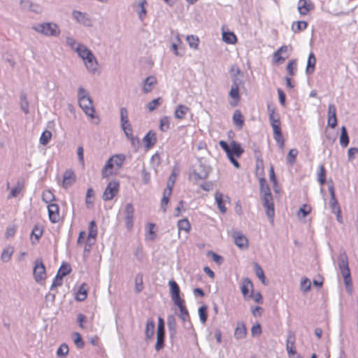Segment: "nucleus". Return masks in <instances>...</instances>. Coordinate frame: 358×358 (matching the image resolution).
<instances>
[{
  "label": "nucleus",
  "instance_id": "0e129e2a",
  "mask_svg": "<svg viewBox=\"0 0 358 358\" xmlns=\"http://www.w3.org/2000/svg\"><path fill=\"white\" fill-rule=\"evenodd\" d=\"M208 255L211 256L213 260L218 265H221L223 262V257L213 251L208 252Z\"/></svg>",
  "mask_w": 358,
  "mask_h": 358
},
{
  "label": "nucleus",
  "instance_id": "58836bf2",
  "mask_svg": "<svg viewBox=\"0 0 358 358\" xmlns=\"http://www.w3.org/2000/svg\"><path fill=\"white\" fill-rule=\"evenodd\" d=\"M350 142L349 136L347 131L345 127L343 126L341 127V135H340V143L341 145L343 148H345L348 145Z\"/></svg>",
  "mask_w": 358,
  "mask_h": 358
},
{
  "label": "nucleus",
  "instance_id": "3c124183",
  "mask_svg": "<svg viewBox=\"0 0 358 358\" xmlns=\"http://www.w3.org/2000/svg\"><path fill=\"white\" fill-rule=\"evenodd\" d=\"M296 59L290 60L287 65V71L289 76H294L296 71Z\"/></svg>",
  "mask_w": 358,
  "mask_h": 358
},
{
  "label": "nucleus",
  "instance_id": "4be33fe9",
  "mask_svg": "<svg viewBox=\"0 0 358 358\" xmlns=\"http://www.w3.org/2000/svg\"><path fill=\"white\" fill-rule=\"evenodd\" d=\"M243 152L244 150L242 148L241 144L235 141H232L228 156L240 157Z\"/></svg>",
  "mask_w": 358,
  "mask_h": 358
},
{
  "label": "nucleus",
  "instance_id": "a211bd4d",
  "mask_svg": "<svg viewBox=\"0 0 358 358\" xmlns=\"http://www.w3.org/2000/svg\"><path fill=\"white\" fill-rule=\"evenodd\" d=\"M298 10L301 15H306L310 10L315 8L311 0H299Z\"/></svg>",
  "mask_w": 358,
  "mask_h": 358
},
{
  "label": "nucleus",
  "instance_id": "2eb2a0df",
  "mask_svg": "<svg viewBox=\"0 0 358 358\" xmlns=\"http://www.w3.org/2000/svg\"><path fill=\"white\" fill-rule=\"evenodd\" d=\"M125 225L128 230H131L134 226V209L132 203H128L125 206Z\"/></svg>",
  "mask_w": 358,
  "mask_h": 358
},
{
  "label": "nucleus",
  "instance_id": "f8f14e48",
  "mask_svg": "<svg viewBox=\"0 0 358 358\" xmlns=\"http://www.w3.org/2000/svg\"><path fill=\"white\" fill-rule=\"evenodd\" d=\"M169 285L170 295L174 303L180 304V302H184V300L180 297V289L178 283L175 280H171L169 281Z\"/></svg>",
  "mask_w": 358,
  "mask_h": 358
},
{
  "label": "nucleus",
  "instance_id": "f704fd0d",
  "mask_svg": "<svg viewBox=\"0 0 358 358\" xmlns=\"http://www.w3.org/2000/svg\"><path fill=\"white\" fill-rule=\"evenodd\" d=\"M172 192L170 189H164L161 200V209L164 213L166 212V206L169 202Z\"/></svg>",
  "mask_w": 358,
  "mask_h": 358
},
{
  "label": "nucleus",
  "instance_id": "9b49d317",
  "mask_svg": "<svg viewBox=\"0 0 358 358\" xmlns=\"http://www.w3.org/2000/svg\"><path fill=\"white\" fill-rule=\"evenodd\" d=\"M231 237L234 239V244L241 250H245L248 248V239L240 231H233Z\"/></svg>",
  "mask_w": 358,
  "mask_h": 358
},
{
  "label": "nucleus",
  "instance_id": "393cba45",
  "mask_svg": "<svg viewBox=\"0 0 358 358\" xmlns=\"http://www.w3.org/2000/svg\"><path fill=\"white\" fill-rule=\"evenodd\" d=\"M316 64V58L313 52H310L308 57L307 60V66L306 69V73L308 76H310L313 73L315 69Z\"/></svg>",
  "mask_w": 358,
  "mask_h": 358
},
{
  "label": "nucleus",
  "instance_id": "6e6d98bb",
  "mask_svg": "<svg viewBox=\"0 0 358 358\" xmlns=\"http://www.w3.org/2000/svg\"><path fill=\"white\" fill-rule=\"evenodd\" d=\"M43 233V228L38 224H36L33 228L31 234V237H34L35 239L38 241L40 238L42 236Z\"/></svg>",
  "mask_w": 358,
  "mask_h": 358
},
{
  "label": "nucleus",
  "instance_id": "69168bd1",
  "mask_svg": "<svg viewBox=\"0 0 358 358\" xmlns=\"http://www.w3.org/2000/svg\"><path fill=\"white\" fill-rule=\"evenodd\" d=\"M273 138L275 139V141H276L278 147L280 148H283L284 146H285V139L282 136V133H280V134H273Z\"/></svg>",
  "mask_w": 358,
  "mask_h": 358
},
{
  "label": "nucleus",
  "instance_id": "72a5a7b5",
  "mask_svg": "<svg viewBox=\"0 0 358 358\" xmlns=\"http://www.w3.org/2000/svg\"><path fill=\"white\" fill-rule=\"evenodd\" d=\"M189 110V108L187 106L180 104L178 106L175 110L174 116L176 119L182 120L185 117V115Z\"/></svg>",
  "mask_w": 358,
  "mask_h": 358
},
{
  "label": "nucleus",
  "instance_id": "ea45409f",
  "mask_svg": "<svg viewBox=\"0 0 358 358\" xmlns=\"http://www.w3.org/2000/svg\"><path fill=\"white\" fill-rule=\"evenodd\" d=\"M308 27V22L306 21L294 22L292 24L291 29L294 33H299L305 30Z\"/></svg>",
  "mask_w": 358,
  "mask_h": 358
},
{
  "label": "nucleus",
  "instance_id": "052dcab7",
  "mask_svg": "<svg viewBox=\"0 0 358 358\" xmlns=\"http://www.w3.org/2000/svg\"><path fill=\"white\" fill-rule=\"evenodd\" d=\"M73 340L74 343L78 348H83L84 347L85 343L81 337V335L79 333H73Z\"/></svg>",
  "mask_w": 358,
  "mask_h": 358
},
{
  "label": "nucleus",
  "instance_id": "b1692460",
  "mask_svg": "<svg viewBox=\"0 0 358 358\" xmlns=\"http://www.w3.org/2000/svg\"><path fill=\"white\" fill-rule=\"evenodd\" d=\"M143 141L145 143V148L147 149H150L157 142L156 134L153 131H149L146 135L143 138Z\"/></svg>",
  "mask_w": 358,
  "mask_h": 358
},
{
  "label": "nucleus",
  "instance_id": "a19ab883",
  "mask_svg": "<svg viewBox=\"0 0 358 358\" xmlns=\"http://www.w3.org/2000/svg\"><path fill=\"white\" fill-rule=\"evenodd\" d=\"M71 271V266L67 263H63L57 271V276H59V278H63L64 277L69 275Z\"/></svg>",
  "mask_w": 358,
  "mask_h": 358
},
{
  "label": "nucleus",
  "instance_id": "a18cd8bd",
  "mask_svg": "<svg viewBox=\"0 0 358 358\" xmlns=\"http://www.w3.org/2000/svg\"><path fill=\"white\" fill-rule=\"evenodd\" d=\"M317 181L320 185H324L326 182V169L323 165H320L317 172Z\"/></svg>",
  "mask_w": 358,
  "mask_h": 358
},
{
  "label": "nucleus",
  "instance_id": "6ab92c4d",
  "mask_svg": "<svg viewBox=\"0 0 358 358\" xmlns=\"http://www.w3.org/2000/svg\"><path fill=\"white\" fill-rule=\"evenodd\" d=\"M167 327L169 337L171 341H173L176 338L177 335V324L173 315H169L167 316Z\"/></svg>",
  "mask_w": 358,
  "mask_h": 358
},
{
  "label": "nucleus",
  "instance_id": "a878e982",
  "mask_svg": "<svg viewBox=\"0 0 358 358\" xmlns=\"http://www.w3.org/2000/svg\"><path fill=\"white\" fill-rule=\"evenodd\" d=\"M155 324L152 318H149L146 322V327L145 330V340H150L155 333Z\"/></svg>",
  "mask_w": 358,
  "mask_h": 358
},
{
  "label": "nucleus",
  "instance_id": "5fc2aeb1",
  "mask_svg": "<svg viewBox=\"0 0 358 358\" xmlns=\"http://www.w3.org/2000/svg\"><path fill=\"white\" fill-rule=\"evenodd\" d=\"M186 40L190 48L193 49L198 48L199 40L197 36L194 35L187 36Z\"/></svg>",
  "mask_w": 358,
  "mask_h": 358
},
{
  "label": "nucleus",
  "instance_id": "7c9ffc66",
  "mask_svg": "<svg viewBox=\"0 0 358 358\" xmlns=\"http://www.w3.org/2000/svg\"><path fill=\"white\" fill-rule=\"evenodd\" d=\"M86 68L90 72L94 73L96 71L98 62L94 55L84 60Z\"/></svg>",
  "mask_w": 358,
  "mask_h": 358
},
{
  "label": "nucleus",
  "instance_id": "1a4fd4ad",
  "mask_svg": "<svg viewBox=\"0 0 358 358\" xmlns=\"http://www.w3.org/2000/svg\"><path fill=\"white\" fill-rule=\"evenodd\" d=\"M120 122L121 128L123 130L125 136H131L133 134V129L131 124L129 122L128 111L124 107L120 108Z\"/></svg>",
  "mask_w": 358,
  "mask_h": 358
},
{
  "label": "nucleus",
  "instance_id": "c9c22d12",
  "mask_svg": "<svg viewBox=\"0 0 358 358\" xmlns=\"http://www.w3.org/2000/svg\"><path fill=\"white\" fill-rule=\"evenodd\" d=\"M233 122L238 129H241L243 127L244 120L240 110H236L234 111L233 115Z\"/></svg>",
  "mask_w": 358,
  "mask_h": 358
},
{
  "label": "nucleus",
  "instance_id": "ddd939ff",
  "mask_svg": "<svg viewBox=\"0 0 358 358\" xmlns=\"http://www.w3.org/2000/svg\"><path fill=\"white\" fill-rule=\"evenodd\" d=\"M241 290L245 299H252L254 293V287L250 278H245L243 279Z\"/></svg>",
  "mask_w": 358,
  "mask_h": 358
},
{
  "label": "nucleus",
  "instance_id": "0eeeda50",
  "mask_svg": "<svg viewBox=\"0 0 358 358\" xmlns=\"http://www.w3.org/2000/svg\"><path fill=\"white\" fill-rule=\"evenodd\" d=\"M33 275L36 282H41L45 279V266L41 258L36 259L34 262Z\"/></svg>",
  "mask_w": 358,
  "mask_h": 358
},
{
  "label": "nucleus",
  "instance_id": "6e6552de",
  "mask_svg": "<svg viewBox=\"0 0 358 358\" xmlns=\"http://www.w3.org/2000/svg\"><path fill=\"white\" fill-rule=\"evenodd\" d=\"M120 188V182L117 180L110 181L106 186L103 193V199L104 201H110L113 199L118 193Z\"/></svg>",
  "mask_w": 358,
  "mask_h": 358
},
{
  "label": "nucleus",
  "instance_id": "473e14b6",
  "mask_svg": "<svg viewBox=\"0 0 358 358\" xmlns=\"http://www.w3.org/2000/svg\"><path fill=\"white\" fill-rule=\"evenodd\" d=\"M87 285L83 283L76 294V300L78 301H83L87 296Z\"/></svg>",
  "mask_w": 358,
  "mask_h": 358
},
{
  "label": "nucleus",
  "instance_id": "cd10ccee",
  "mask_svg": "<svg viewBox=\"0 0 358 358\" xmlns=\"http://www.w3.org/2000/svg\"><path fill=\"white\" fill-rule=\"evenodd\" d=\"M247 335V329L243 322H238L234 331V337L237 340L244 338Z\"/></svg>",
  "mask_w": 358,
  "mask_h": 358
},
{
  "label": "nucleus",
  "instance_id": "603ef678",
  "mask_svg": "<svg viewBox=\"0 0 358 358\" xmlns=\"http://www.w3.org/2000/svg\"><path fill=\"white\" fill-rule=\"evenodd\" d=\"M52 137V133L50 131L45 130L44 131L40 137L39 141L40 143L46 145L49 141H50Z\"/></svg>",
  "mask_w": 358,
  "mask_h": 358
},
{
  "label": "nucleus",
  "instance_id": "bf43d9fd",
  "mask_svg": "<svg viewBox=\"0 0 358 358\" xmlns=\"http://www.w3.org/2000/svg\"><path fill=\"white\" fill-rule=\"evenodd\" d=\"M329 205L331 208L332 213H341V208L339 206L336 197L330 198Z\"/></svg>",
  "mask_w": 358,
  "mask_h": 358
},
{
  "label": "nucleus",
  "instance_id": "09e8293b",
  "mask_svg": "<svg viewBox=\"0 0 358 358\" xmlns=\"http://www.w3.org/2000/svg\"><path fill=\"white\" fill-rule=\"evenodd\" d=\"M42 200L46 203H52L55 200V196L50 190H45L42 193Z\"/></svg>",
  "mask_w": 358,
  "mask_h": 358
},
{
  "label": "nucleus",
  "instance_id": "f03ea898",
  "mask_svg": "<svg viewBox=\"0 0 358 358\" xmlns=\"http://www.w3.org/2000/svg\"><path fill=\"white\" fill-rule=\"evenodd\" d=\"M125 160V156L123 154H117L112 156L105 164L101 170V176L103 178H108L113 174L110 169L116 166L117 169H120Z\"/></svg>",
  "mask_w": 358,
  "mask_h": 358
},
{
  "label": "nucleus",
  "instance_id": "e2e57ef3",
  "mask_svg": "<svg viewBox=\"0 0 358 358\" xmlns=\"http://www.w3.org/2000/svg\"><path fill=\"white\" fill-rule=\"evenodd\" d=\"M69 352V347L66 343H62L57 351V355L58 357H65Z\"/></svg>",
  "mask_w": 358,
  "mask_h": 358
},
{
  "label": "nucleus",
  "instance_id": "e433bc0d",
  "mask_svg": "<svg viewBox=\"0 0 358 358\" xmlns=\"http://www.w3.org/2000/svg\"><path fill=\"white\" fill-rule=\"evenodd\" d=\"M215 199L217 205V207L221 213H224L227 211V208L224 206L223 200V194L220 192H216L215 194Z\"/></svg>",
  "mask_w": 358,
  "mask_h": 358
},
{
  "label": "nucleus",
  "instance_id": "20e7f679",
  "mask_svg": "<svg viewBox=\"0 0 358 358\" xmlns=\"http://www.w3.org/2000/svg\"><path fill=\"white\" fill-rule=\"evenodd\" d=\"M32 29L46 36L57 37L60 34V29L56 23L43 22L32 26Z\"/></svg>",
  "mask_w": 358,
  "mask_h": 358
},
{
  "label": "nucleus",
  "instance_id": "9d476101",
  "mask_svg": "<svg viewBox=\"0 0 358 358\" xmlns=\"http://www.w3.org/2000/svg\"><path fill=\"white\" fill-rule=\"evenodd\" d=\"M72 17L78 24L87 27H91L92 26V18L87 13L73 10L72 11Z\"/></svg>",
  "mask_w": 358,
  "mask_h": 358
},
{
  "label": "nucleus",
  "instance_id": "864d4df0",
  "mask_svg": "<svg viewBox=\"0 0 358 358\" xmlns=\"http://www.w3.org/2000/svg\"><path fill=\"white\" fill-rule=\"evenodd\" d=\"M207 309H208V308L205 305L201 306L199 308V319L202 324H205L207 321V318H208Z\"/></svg>",
  "mask_w": 358,
  "mask_h": 358
},
{
  "label": "nucleus",
  "instance_id": "7ed1b4c3",
  "mask_svg": "<svg viewBox=\"0 0 358 358\" xmlns=\"http://www.w3.org/2000/svg\"><path fill=\"white\" fill-rule=\"evenodd\" d=\"M338 268L343 277L344 284L348 292L352 289V279L349 268L348 257L345 254L341 255L338 257Z\"/></svg>",
  "mask_w": 358,
  "mask_h": 358
},
{
  "label": "nucleus",
  "instance_id": "2f4dec72",
  "mask_svg": "<svg viewBox=\"0 0 358 358\" xmlns=\"http://www.w3.org/2000/svg\"><path fill=\"white\" fill-rule=\"evenodd\" d=\"M229 96L234 100V103L231 102V105L234 106H236L241 98L239 94V87L236 85L235 86V85H231Z\"/></svg>",
  "mask_w": 358,
  "mask_h": 358
},
{
  "label": "nucleus",
  "instance_id": "c03bdc74",
  "mask_svg": "<svg viewBox=\"0 0 358 358\" xmlns=\"http://www.w3.org/2000/svg\"><path fill=\"white\" fill-rule=\"evenodd\" d=\"M162 102H163L162 98L158 97L157 99L152 100L149 103H148V104L146 105V107L150 112H152L155 110H156L157 108V107L162 103Z\"/></svg>",
  "mask_w": 358,
  "mask_h": 358
},
{
  "label": "nucleus",
  "instance_id": "4468645a",
  "mask_svg": "<svg viewBox=\"0 0 358 358\" xmlns=\"http://www.w3.org/2000/svg\"><path fill=\"white\" fill-rule=\"evenodd\" d=\"M179 308L180 314L179 317L182 320L184 323V327L186 329H192V324L190 321L189 312L185 306V301L180 302V304H175Z\"/></svg>",
  "mask_w": 358,
  "mask_h": 358
},
{
  "label": "nucleus",
  "instance_id": "dca6fc26",
  "mask_svg": "<svg viewBox=\"0 0 358 358\" xmlns=\"http://www.w3.org/2000/svg\"><path fill=\"white\" fill-rule=\"evenodd\" d=\"M262 205L266 209V214L267 217L273 220L275 215L274 203L273 196L271 197H262Z\"/></svg>",
  "mask_w": 358,
  "mask_h": 358
},
{
  "label": "nucleus",
  "instance_id": "bb28decb",
  "mask_svg": "<svg viewBox=\"0 0 358 358\" xmlns=\"http://www.w3.org/2000/svg\"><path fill=\"white\" fill-rule=\"evenodd\" d=\"M76 51L83 60H85L93 55L92 52L83 44L78 43L76 48Z\"/></svg>",
  "mask_w": 358,
  "mask_h": 358
},
{
  "label": "nucleus",
  "instance_id": "c756f323",
  "mask_svg": "<svg viewBox=\"0 0 358 358\" xmlns=\"http://www.w3.org/2000/svg\"><path fill=\"white\" fill-rule=\"evenodd\" d=\"M267 110L268 113V119L271 124L278 123L280 122V115L278 113H275V108L273 107L271 104H267Z\"/></svg>",
  "mask_w": 358,
  "mask_h": 358
},
{
  "label": "nucleus",
  "instance_id": "423d86ee",
  "mask_svg": "<svg viewBox=\"0 0 358 358\" xmlns=\"http://www.w3.org/2000/svg\"><path fill=\"white\" fill-rule=\"evenodd\" d=\"M165 324L162 317H159L157 329V341L155 345L156 351L159 352L164 348L165 345Z\"/></svg>",
  "mask_w": 358,
  "mask_h": 358
},
{
  "label": "nucleus",
  "instance_id": "79ce46f5",
  "mask_svg": "<svg viewBox=\"0 0 358 358\" xmlns=\"http://www.w3.org/2000/svg\"><path fill=\"white\" fill-rule=\"evenodd\" d=\"M254 269H255V275H257V277L261 280V282L265 285L266 284V277H265V275H264V272L262 269V268L261 267V266L255 262L254 263Z\"/></svg>",
  "mask_w": 358,
  "mask_h": 358
},
{
  "label": "nucleus",
  "instance_id": "774afa93",
  "mask_svg": "<svg viewBox=\"0 0 358 358\" xmlns=\"http://www.w3.org/2000/svg\"><path fill=\"white\" fill-rule=\"evenodd\" d=\"M310 285H311L310 281L308 278H304L301 282V285H300L301 289L303 292H307L310 290Z\"/></svg>",
  "mask_w": 358,
  "mask_h": 358
},
{
  "label": "nucleus",
  "instance_id": "338daca9",
  "mask_svg": "<svg viewBox=\"0 0 358 358\" xmlns=\"http://www.w3.org/2000/svg\"><path fill=\"white\" fill-rule=\"evenodd\" d=\"M148 234L149 236H146V239H149L150 241H153L156 237V234L154 231V229L155 227V224L153 223H148Z\"/></svg>",
  "mask_w": 358,
  "mask_h": 358
},
{
  "label": "nucleus",
  "instance_id": "37998d69",
  "mask_svg": "<svg viewBox=\"0 0 358 358\" xmlns=\"http://www.w3.org/2000/svg\"><path fill=\"white\" fill-rule=\"evenodd\" d=\"M14 252L13 248L11 246H8L3 250V252L1 255V259L3 262H8L10 261L12 255Z\"/></svg>",
  "mask_w": 358,
  "mask_h": 358
},
{
  "label": "nucleus",
  "instance_id": "8fccbe9b",
  "mask_svg": "<svg viewBox=\"0 0 358 358\" xmlns=\"http://www.w3.org/2000/svg\"><path fill=\"white\" fill-rule=\"evenodd\" d=\"M178 227L179 231L183 230L188 232L191 229V225L189 220L187 218H184L178 222Z\"/></svg>",
  "mask_w": 358,
  "mask_h": 358
},
{
  "label": "nucleus",
  "instance_id": "f3484780",
  "mask_svg": "<svg viewBox=\"0 0 358 358\" xmlns=\"http://www.w3.org/2000/svg\"><path fill=\"white\" fill-rule=\"evenodd\" d=\"M48 211L50 221L54 224L57 223L60 220L58 204L54 203L48 204Z\"/></svg>",
  "mask_w": 358,
  "mask_h": 358
},
{
  "label": "nucleus",
  "instance_id": "5701e85b",
  "mask_svg": "<svg viewBox=\"0 0 358 358\" xmlns=\"http://www.w3.org/2000/svg\"><path fill=\"white\" fill-rule=\"evenodd\" d=\"M76 181V176L71 169L66 170L63 175V186L66 188L71 186Z\"/></svg>",
  "mask_w": 358,
  "mask_h": 358
},
{
  "label": "nucleus",
  "instance_id": "680f3d73",
  "mask_svg": "<svg viewBox=\"0 0 358 358\" xmlns=\"http://www.w3.org/2000/svg\"><path fill=\"white\" fill-rule=\"evenodd\" d=\"M298 155V150L295 148L291 149L287 157V161L290 164H293L296 161V157Z\"/></svg>",
  "mask_w": 358,
  "mask_h": 358
},
{
  "label": "nucleus",
  "instance_id": "4c0bfd02",
  "mask_svg": "<svg viewBox=\"0 0 358 358\" xmlns=\"http://www.w3.org/2000/svg\"><path fill=\"white\" fill-rule=\"evenodd\" d=\"M222 40L228 44H235L237 41V38L234 32L223 31Z\"/></svg>",
  "mask_w": 358,
  "mask_h": 358
},
{
  "label": "nucleus",
  "instance_id": "f257e3e1",
  "mask_svg": "<svg viewBox=\"0 0 358 358\" xmlns=\"http://www.w3.org/2000/svg\"><path fill=\"white\" fill-rule=\"evenodd\" d=\"M78 99L79 106L83 109L87 116L93 119L95 117V109L91 97L87 92L82 87H78Z\"/></svg>",
  "mask_w": 358,
  "mask_h": 358
},
{
  "label": "nucleus",
  "instance_id": "49530a36",
  "mask_svg": "<svg viewBox=\"0 0 358 358\" xmlns=\"http://www.w3.org/2000/svg\"><path fill=\"white\" fill-rule=\"evenodd\" d=\"M23 187V182L21 181H17L16 185L11 189L10 194L8 196V199L13 198L17 196V195L20 193Z\"/></svg>",
  "mask_w": 358,
  "mask_h": 358
},
{
  "label": "nucleus",
  "instance_id": "4d7b16f0",
  "mask_svg": "<svg viewBox=\"0 0 358 358\" xmlns=\"http://www.w3.org/2000/svg\"><path fill=\"white\" fill-rule=\"evenodd\" d=\"M135 289L136 293H139L143 289V275L138 273L135 279Z\"/></svg>",
  "mask_w": 358,
  "mask_h": 358
},
{
  "label": "nucleus",
  "instance_id": "aec40b11",
  "mask_svg": "<svg viewBox=\"0 0 358 358\" xmlns=\"http://www.w3.org/2000/svg\"><path fill=\"white\" fill-rule=\"evenodd\" d=\"M295 334L294 332L289 331L287 334V341H286V349L287 351L288 355L290 357L291 355H294L296 354V351L295 350Z\"/></svg>",
  "mask_w": 358,
  "mask_h": 358
},
{
  "label": "nucleus",
  "instance_id": "412c9836",
  "mask_svg": "<svg viewBox=\"0 0 358 358\" xmlns=\"http://www.w3.org/2000/svg\"><path fill=\"white\" fill-rule=\"evenodd\" d=\"M327 124L331 128H335L337 125L336 108L333 103L329 104L328 106Z\"/></svg>",
  "mask_w": 358,
  "mask_h": 358
},
{
  "label": "nucleus",
  "instance_id": "13d9d810",
  "mask_svg": "<svg viewBox=\"0 0 358 358\" xmlns=\"http://www.w3.org/2000/svg\"><path fill=\"white\" fill-rule=\"evenodd\" d=\"M96 236H97L96 225L95 221L92 220L90 222V226H89L88 238H95L96 237Z\"/></svg>",
  "mask_w": 358,
  "mask_h": 358
},
{
  "label": "nucleus",
  "instance_id": "de8ad7c7",
  "mask_svg": "<svg viewBox=\"0 0 358 358\" xmlns=\"http://www.w3.org/2000/svg\"><path fill=\"white\" fill-rule=\"evenodd\" d=\"M159 129L165 132L170 129V117L168 116H164L159 120Z\"/></svg>",
  "mask_w": 358,
  "mask_h": 358
},
{
  "label": "nucleus",
  "instance_id": "39448f33",
  "mask_svg": "<svg viewBox=\"0 0 358 358\" xmlns=\"http://www.w3.org/2000/svg\"><path fill=\"white\" fill-rule=\"evenodd\" d=\"M212 169L210 166L202 162L199 160V164L195 165L193 168L190 176L193 178L194 182H198L199 180H206L208 178Z\"/></svg>",
  "mask_w": 358,
  "mask_h": 358
},
{
  "label": "nucleus",
  "instance_id": "c85d7f7f",
  "mask_svg": "<svg viewBox=\"0 0 358 358\" xmlns=\"http://www.w3.org/2000/svg\"><path fill=\"white\" fill-rule=\"evenodd\" d=\"M157 84V78L155 76H148L144 80V85L143 91L145 94L150 92L152 90V86Z\"/></svg>",
  "mask_w": 358,
  "mask_h": 358
}]
</instances>
